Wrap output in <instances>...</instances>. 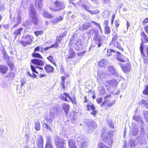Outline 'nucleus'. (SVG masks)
<instances>
[{
    "instance_id": "nucleus-1",
    "label": "nucleus",
    "mask_w": 148,
    "mask_h": 148,
    "mask_svg": "<svg viewBox=\"0 0 148 148\" xmlns=\"http://www.w3.org/2000/svg\"><path fill=\"white\" fill-rule=\"evenodd\" d=\"M76 37L77 35L74 34L72 38L70 40L69 45L70 46L72 45L73 43H75L74 47L75 49L77 51H80L82 49L83 47L80 39Z\"/></svg>"
},
{
    "instance_id": "nucleus-2",
    "label": "nucleus",
    "mask_w": 148,
    "mask_h": 148,
    "mask_svg": "<svg viewBox=\"0 0 148 148\" xmlns=\"http://www.w3.org/2000/svg\"><path fill=\"white\" fill-rule=\"evenodd\" d=\"M66 3L63 0H56L54 2V7H50V10L53 12L59 11L65 7Z\"/></svg>"
},
{
    "instance_id": "nucleus-3",
    "label": "nucleus",
    "mask_w": 148,
    "mask_h": 148,
    "mask_svg": "<svg viewBox=\"0 0 148 148\" xmlns=\"http://www.w3.org/2000/svg\"><path fill=\"white\" fill-rule=\"evenodd\" d=\"M112 38L110 43V45L113 46L118 48L123 51V48L121 47L120 43L118 41V36L117 34L114 32L112 34Z\"/></svg>"
},
{
    "instance_id": "nucleus-4",
    "label": "nucleus",
    "mask_w": 148,
    "mask_h": 148,
    "mask_svg": "<svg viewBox=\"0 0 148 148\" xmlns=\"http://www.w3.org/2000/svg\"><path fill=\"white\" fill-rule=\"evenodd\" d=\"M29 18L31 22L35 25H38V19L36 15L34 8H31L29 12Z\"/></svg>"
},
{
    "instance_id": "nucleus-5",
    "label": "nucleus",
    "mask_w": 148,
    "mask_h": 148,
    "mask_svg": "<svg viewBox=\"0 0 148 148\" xmlns=\"http://www.w3.org/2000/svg\"><path fill=\"white\" fill-rule=\"evenodd\" d=\"M146 143V140L143 139L140 137L138 136L137 137L135 141L132 140H130L129 142V146H130L131 148H134L135 146L139 147L138 145H140L143 144H144Z\"/></svg>"
},
{
    "instance_id": "nucleus-6",
    "label": "nucleus",
    "mask_w": 148,
    "mask_h": 148,
    "mask_svg": "<svg viewBox=\"0 0 148 148\" xmlns=\"http://www.w3.org/2000/svg\"><path fill=\"white\" fill-rule=\"evenodd\" d=\"M76 141L79 145L80 144L82 148H86L89 142V140L87 137L82 136L78 137Z\"/></svg>"
},
{
    "instance_id": "nucleus-7",
    "label": "nucleus",
    "mask_w": 148,
    "mask_h": 148,
    "mask_svg": "<svg viewBox=\"0 0 148 148\" xmlns=\"http://www.w3.org/2000/svg\"><path fill=\"white\" fill-rule=\"evenodd\" d=\"M22 38L25 40V41H20L21 44L23 47H25L27 45H30L33 41V39L34 38L33 36L29 34L23 36Z\"/></svg>"
},
{
    "instance_id": "nucleus-8",
    "label": "nucleus",
    "mask_w": 148,
    "mask_h": 148,
    "mask_svg": "<svg viewBox=\"0 0 148 148\" xmlns=\"http://www.w3.org/2000/svg\"><path fill=\"white\" fill-rule=\"evenodd\" d=\"M103 140L105 142L107 143L109 145H112V140L111 136L109 133L105 131L102 132L101 135Z\"/></svg>"
},
{
    "instance_id": "nucleus-9",
    "label": "nucleus",
    "mask_w": 148,
    "mask_h": 148,
    "mask_svg": "<svg viewBox=\"0 0 148 148\" xmlns=\"http://www.w3.org/2000/svg\"><path fill=\"white\" fill-rule=\"evenodd\" d=\"M55 144L57 148H66V141L62 138H56Z\"/></svg>"
},
{
    "instance_id": "nucleus-10",
    "label": "nucleus",
    "mask_w": 148,
    "mask_h": 148,
    "mask_svg": "<svg viewBox=\"0 0 148 148\" xmlns=\"http://www.w3.org/2000/svg\"><path fill=\"white\" fill-rule=\"evenodd\" d=\"M98 76L97 77V80L99 82L103 80V79H106L110 75H109V73H104L103 71H99L97 72Z\"/></svg>"
},
{
    "instance_id": "nucleus-11",
    "label": "nucleus",
    "mask_w": 148,
    "mask_h": 148,
    "mask_svg": "<svg viewBox=\"0 0 148 148\" xmlns=\"http://www.w3.org/2000/svg\"><path fill=\"white\" fill-rule=\"evenodd\" d=\"M43 137L41 135H40L38 138L36 142L37 147L38 148H43Z\"/></svg>"
},
{
    "instance_id": "nucleus-12",
    "label": "nucleus",
    "mask_w": 148,
    "mask_h": 148,
    "mask_svg": "<svg viewBox=\"0 0 148 148\" xmlns=\"http://www.w3.org/2000/svg\"><path fill=\"white\" fill-rule=\"evenodd\" d=\"M93 40L95 41V42L98 43L99 42H102V38L99 34V31H96L95 34H94Z\"/></svg>"
},
{
    "instance_id": "nucleus-13",
    "label": "nucleus",
    "mask_w": 148,
    "mask_h": 148,
    "mask_svg": "<svg viewBox=\"0 0 148 148\" xmlns=\"http://www.w3.org/2000/svg\"><path fill=\"white\" fill-rule=\"evenodd\" d=\"M31 62L34 64H36L40 66H43L44 65V63L41 60L37 59H32Z\"/></svg>"
},
{
    "instance_id": "nucleus-14",
    "label": "nucleus",
    "mask_w": 148,
    "mask_h": 148,
    "mask_svg": "<svg viewBox=\"0 0 148 148\" xmlns=\"http://www.w3.org/2000/svg\"><path fill=\"white\" fill-rule=\"evenodd\" d=\"M55 117L54 114L51 112H49L48 116H46L45 118V120L50 123H51Z\"/></svg>"
},
{
    "instance_id": "nucleus-15",
    "label": "nucleus",
    "mask_w": 148,
    "mask_h": 148,
    "mask_svg": "<svg viewBox=\"0 0 148 148\" xmlns=\"http://www.w3.org/2000/svg\"><path fill=\"white\" fill-rule=\"evenodd\" d=\"M122 71L124 72H127L130 71L131 69V64L130 63H127L123 66L121 65Z\"/></svg>"
},
{
    "instance_id": "nucleus-16",
    "label": "nucleus",
    "mask_w": 148,
    "mask_h": 148,
    "mask_svg": "<svg viewBox=\"0 0 148 148\" xmlns=\"http://www.w3.org/2000/svg\"><path fill=\"white\" fill-rule=\"evenodd\" d=\"M106 83L110 86H116L118 84V82L115 79H113L111 80H107Z\"/></svg>"
},
{
    "instance_id": "nucleus-17",
    "label": "nucleus",
    "mask_w": 148,
    "mask_h": 148,
    "mask_svg": "<svg viewBox=\"0 0 148 148\" xmlns=\"http://www.w3.org/2000/svg\"><path fill=\"white\" fill-rule=\"evenodd\" d=\"M63 18L64 16L63 15L59 16L52 18L51 20V21L53 23H56L63 20Z\"/></svg>"
},
{
    "instance_id": "nucleus-18",
    "label": "nucleus",
    "mask_w": 148,
    "mask_h": 148,
    "mask_svg": "<svg viewBox=\"0 0 148 148\" xmlns=\"http://www.w3.org/2000/svg\"><path fill=\"white\" fill-rule=\"evenodd\" d=\"M44 69L46 72L48 73L53 72L54 69L53 67L49 64L46 65L44 67Z\"/></svg>"
},
{
    "instance_id": "nucleus-19",
    "label": "nucleus",
    "mask_w": 148,
    "mask_h": 148,
    "mask_svg": "<svg viewBox=\"0 0 148 148\" xmlns=\"http://www.w3.org/2000/svg\"><path fill=\"white\" fill-rule=\"evenodd\" d=\"M90 26V24L88 22L84 23L79 27L81 31H83L84 30L87 29Z\"/></svg>"
},
{
    "instance_id": "nucleus-20",
    "label": "nucleus",
    "mask_w": 148,
    "mask_h": 148,
    "mask_svg": "<svg viewBox=\"0 0 148 148\" xmlns=\"http://www.w3.org/2000/svg\"><path fill=\"white\" fill-rule=\"evenodd\" d=\"M43 0H36L35 5L37 6L38 10L40 11L42 9Z\"/></svg>"
},
{
    "instance_id": "nucleus-21",
    "label": "nucleus",
    "mask_w": 148,
    "mask_h": 148,
    "mask_svg": "<svg viewBox=\"0 0 148 148\" xmlns=\"http://www.w3.org/2000/svg\"><path fill=\"white\" fill-rule=\"evenodd\" d=\"M138 133V130L137 127H134L130 131V134L134 136H136Z\"/></svg>"
},
{
    "instance_id": "nucleus-22",
    "label": "nucleus",
    "mask_w": 148,
    "mask_h": 148,
    "mask_svg": "<svg viewBox=\"0 0 148 148\" xmlns=\"http://www.w3.org/2000/svg\"><path fill=\"white\" fill-rule=\"evenodd\" d=\"M23 29L21 28H19L18 30H16L13 33V35L14 37V39H15L18 36H20L21 33Z\"/></svg>"
},
{
    "instance_id": "nucleus-23",
    "label": "nucleus",
    "mask_w": 148,
    "mask_h": 148,
    "mask_svg": "<svg viewBox=\"0 0 148 148\" xmlns=\"http://www.w3.org/2000/svg\"><path fill=\"white\" fill-rule=\"evenodd\" d=\"M108 73H109L110 75H116V73L115 70L112 66H110L108 68Z\"/></svg>"
},
{
    "instance_id": "nucleus-24",
    "label": "nucleus",
    "mask_w": 148,
    "mask_h": 148,
    "mask_svg": "<svg viewBox=\"0 0 148 148\" xmlns=\"http://www.w3.org/2000/svg\"><path fill=\"white\" fill-rule=\"evenodd\" d=\"M116 53H117V58L118 60L121 62H125V60L127 59L123 55H122L120 53H119L118 51L116 52Z\"/></svg>"
},
{
    "instance_id": "nucleus-25",
    "label": "nucleus",
    "mask_w": 148,
    "mask_h": 148,
    "mask_svg": "<svg viewBox=\"0 0 148 148\" xmlns=\"http://www.w3.org/2000/svg\"><path fill=\"white\" fill-rule=\"evenodd\" d=\"M42 15L45 17L48 18H51L53 17V15L50 14L47 11L43 10L42 12Z\"/></svg>"
},
{
    "instance_id": "nucleus-26",
    "label": "nucleus",
    "mask_w": 148,
    "mask_h": 148,
    "mask_svg": "<svg viewBox=\"0 0 148 148\" xmlns=\"http://www.w3.org/2000/svg\"><path fill=\"white\" fill-rule=\"evenodd\" d=\"M69 146L70 148H77L75 141L72 139H70L69 140Z\"/></svg>"
},
{
    "instance_id": "nucleus-27",
    "label": "nucleus",
    "mask_w": 148,
    "mask_h": 148,
    "mask_svg": "<svg viewBox=\"0 0 148 148\" xmlns=\"http://www.w3.org/2000/svg\"><path fill=\"white\" fill-rule=\"evenodd\" d=\"M107 63V62L106 60L102 59L98 62V65L100 67H105L106 66Z\"/></svg>"
},
{
    "instance_id": "nucleus-28",
    "label": "nucleus",
    "mask_w": 148,
    "mask_h": 148,
    "mask_svg": "<svg viewBox=\"0 0 148 148\" xmlns=\"http://www.w3.org/2000/svg\"><path fill=\"white\" fill-rule=\"evenodd\" d=\"M69 53L70 54L69 56L66 59L67 61L68 60L74 58L75 55V52L74 51L73 49L71 48L70 49Z\"/></svg>"
},
{
    "instance_id": "nucleus-29",
    "label": "nucleus",
    "mask_w": 148,
    "mask_h": 148,
    "mask_svg": "<svg viewBox=\"0 0 148 148\" xmlns=\"http://www.w3.org/2000/svg\"><path fill=\"white\" fill-rule=\"evenodd\" d=\"M62 107L65 113L66 114V115H67L69 111V106L67 104L64 103L62 105Z\"/></svg>"
},
{
    "instance_id": "nucleus-30",
    "label": "nucleus",
    "mask_w": 148,
    "mask_h": 148,
    "mask_svg": "<svg viewBox=\"0 0 148 148\" xmlns=\"http://www.w3.org/2000/svg\"><path fill=\"white\" fill-rule=\"evenodd\" d=\"M23 25L24 26V29H29L31 26V23L28 21L25 22L23 24Z\"/></svg>"
},
{
    "instance_id": "nucleus-31",
    "label": "nucleus",
    "mask_w": 148,
    "mask_h": 148,
    "mask_svg": "<svg viewBox=\"0 0 148 148\" xmlns=\"http://www.w3.org/2000/svg\"><path fill=\"white\" fill-rule=\"evenodd\" d=\"M69 96H69L68 93L66 92H65L63 94H61L60 96L59 97H60V98L63 100H64L65 101H67L68 102H69V101H68L66 97H67L69 98Z\"/></svg>"
},
{
    "instance_id": "nucleus-32",
    "label": "nucleus",
    "mask_w": 148,
    "mask_h": 148,
    "mask_svg": "<svg viewBox=\"0 0 148 148\" xmlns=\"http://www.w3.org/2000/svg\"><path fill=\"white\" fill-rule=\"evenodd\" d=\"M67 34L66 31L64 32L63 34H61L59 36L57 37L56 38V40L59 43H60L61 40H62V38L65 36Z\"/></svg>"
},
{
    "instance_id": "nucleus-33",
    "label": "nucleus",
    "mask_w": 148,
    "mask_h": 148,
    "mask_svg": "<svg viewBox=\"0 0 148 148\" xmlns=\"http://www.w3.org/2000/svg\"><path fill=\"white\" fill-rule=\"evenodd\" d=\"M8 68L7 66L3 65L0 66V72L2 74H5L7 71Z\"/></svg>"
},
{
    "instance_id": "nucleus-34",
    "label": "nucleus",
    "mask_w": 148,
    "mask_h": 148,
    "mask_svg": "<svg viewBox=\"0 0 148 148\" xmlns=\"http://www.w3.org/2000/svg\"><path fill=\"white\" fill-rule=\"evenodd\" d=\"M104 51H107V55L108 56H110L113 54V53H116V51L114 50L111 49H108L105 48L104 49Z\"/></svg>"
},
{
    "instance_id": "nucleus-35",
    "label": "nucleus",
    "mask_w": 148,
    "mask_h": 148,
    "mask_svg": "<svg viewBox=\"0 0 148 148\" xmlns=\"http://www.w3.org/2000/svg\"><path fill=\"white\" fill-rule=\"evenodd\" d=\"M21 17L19 14H18V17H16V22L15 24L13 26V27L15 28L17 27V25L19 24L21 22Z\"/></svg>"
},
{
    "instance_id": "nucleus-36",
    "label": "nucleus",
    "mask_w": 148,
    "mask_h": 148,
    "mask_svg": "<svg viewBox=\"0 0 148 148\" xmlns=\"http://www.w3.org/2000/svg\"><path fill=\"white\" fill-rule=\"evenodd\" d=\"M139 104L142 106L145 107L146 108L148 107V103L146 100L144 99L140 101Z\"/></svg>"
},
{
    "instance_id": "nucleus-37",
    "label": "nucleus",
    "mask_w": 148,
    "mask_h": 148,
    "mask_svg": "<svg viewBox=\"0 0 148 148\" xmlns=\"http://www.w3.org/2000/svg\"><path fill=\"white\" fill-rule=\"evenodd\" d=\"M35 128L36 130L38 131L40 130V125L39 121L38 120H37L35 122Z\"/></svg>"
},
{
    "instance_id": "nucleus-38",
    "label": "nucleus",
    "mask_w": 148,
    "mask_h": 148,
    "mask_svg": "<svg viewBox=\"0 0 148 148\" xmlns=\"http://www.w3.org/2000/svg\"><path fill=\"white\" fill-rule=\"evenodd\" d=\"M141 39L142 40H145L146 41L148 42V38L144 32H143L141 33Z\"/></svg>"
},
{
    "instance_id": "nucleus-39",
    "label": "nucleus",
    "mask_w": 148,
    "mask_h": 148,
    "mask_svg": "<svg viewBox=\"0 0 148 148\" xmlns=\"http://www.w3.org/2000/svg\"><path fill=\"white\" fill-rule=\"evenodd\" d=\"M52 140L51 138V135H49L46 137V144H52Z\"/></svg>"
},
{
    "instance_id": "nucleus-40",
    "label": "nucleus",
    "mask_w": 148,
    "mask_h": 148,
    "mask_svg": "<svg viewBox=\"0 0 148 148\" xmlns=\"http://www.w3.org/2000/svg\"><path fill=\"white\" fill-rule=\"evenodd\" d=\"M86 106L87 107V110L88 111H90V109L92 111L96 109L94 105L92 104H88Z\"/></svg>"
},
{
    "instance_id": "nucleus-41",
    "label": "nucleus",
    "mask_w": 148,
    "mask_h": 148,
    "mask_svg": "<svg viewBox=\"0 0 148 148\" xmlns=\"http://www.w3.org/2000/svg\"><path fill=\"white\" fill-rule=\"evenodd\" d=\"M111 95H106L104 98L105 101H104L102 104L101 106H103L105 104V102H107L109 101L110 99L111 98Z\"/></svg>"
},
{
    "instance_id": "nucleus-42",
    "label": "nucleus",
    "mask_w": 148,
    "mask_h": 148,
    "mask_svg": "<svg viewBox=\"0 0 148 148\" xmlns=\"http://www.w3.org/2000/svg\"><path fill=\"white\" fill-rule=\"evenodd\" d=\"M32 56L34 58H37L40 59L42 58V57L39 53L35 52L32 54Z\"/></svg>"
},
{
    "instance_id": "nucleus-43",
    "label": "nucleus",
    "mask_w": 148,
    "mask_h": 148,
    "mask_svg": "<svg viewBox=\"0 0 148 148\" xmlns=\"http://www.w3.org/2000/svg\"><path fill=\"white\" fill-rule=\"evenodd\" d=\"M105 33L106 34L108 35L110 32V29L108 26H105Z\"/></svg>"
},
{
    "instance_id": "nucleus-44",
    "label": "nucleus",
    "mask_w": 148,
    "mask_h": 148,
    "mask_svg": "<svg viewBox=\"0 0 148 148\" xmlns=\"http://www.w3.org/2000/svg\"><path fill=\"white\" fill-rule=\"evenodd\" d=\"M47 58L51 62L54 64V65H56V63L54 61L53 57L52 56H49V57H47Z\"/></svg>"
},
{
    "instance_id": "nucleus-45",
    "label": "nucleus",
    "mask_w": 148,
    "mask_h": 148,
    "mask_svg": "<svg viewBox=\"0 0 148 148\" xmlns=\"http://www.w3.org/2000/svg\"><path fill=\"white\" fill-rule=\"evenodd\" d=\"M98 148H110L104 145L103 143H100L98 144Z\"/></svg>"
},
{
    "instance_id": "nucleus-46",
    "label": "nucleus",
    "mask_w": 148,
    "mask_h": 148,
    "mask_svg": "<svg viewBox=\"0 0 148 148\" xmlns=\"http://www.w3.org/2000/svg\"><path fill=\"white\" fill-rule=\"evenodd\" d=\"M96 31H98V30H96L94 28H92L91 29L89 30H88L87 33L88 34H90L92 33H93V32L94 33V34H95V32H96Z\"/></svg>"
},
{
    "instance_id": "nucleus-47",
    "label": "nucleus",
    "mask_w": 148,
    "mask_h": 148,
    "mask_svg": "<svg viewBox=\"0 0 148 148\" xmlns=\"http://www.w3.org/2000/svg\"><path fill=\"white\" fill-rule=\"evenodd\" d=\"M44 126L46 128L47 130L51 132L52 131V129L47 124L45 123L44 124Z\"/></svg>"
},
{
    "instance_id": "nucleus-48",
    "label": "nucleus",
    "mask_w": 148,
    "mask_h": 148,
    "mask_svg": "<svg viewBox=\"0 0 148 148\" xmlns=\"http://www.w3.org/2000/svg\"><path fill=\"white\" fill-rule=\"evenodd\" d=\"M1 86L3 88H5L8 86V84L6 82L3 81L1 84Z\"/></svg>"
},
{
    "instance_id": "nucleus-49",
    "label": "nucleus",
    "mask_w": 148,
    "mask_h": 148,
    "mask_svg": "<svg viewBox=\"0 0 148 148\" xmlns=\"http://www.w3.org/2000/svg\"><path fill=\"white\" fill-rule=\"evenodd\" d=\"M134 119L136 121H140L141 120V117L140 116L134 115Z\"/></svg>"
},
{
    "instance_id": "nucleus-50",
    "label": "nucleus",
    "mask_w": 148,
    "mask_h": 148,
    "mask_svg": "<svg viewBox=\"0 0 148 148\" xmlns=\"http://www.w3.org/2000/svg\"><path fill=\"white\" fill-rule=\"evenodd\" d=\"M82 8L84 9L85 10L90 12V8L88 6L86 5H85L83 4L82 5Z\"/></svg>"
},
{
    "instance_id": "nucleus-51",
    "label": "nucleus",
    "mask_w": 148,
    "mask_h": 148,
    "mask_svg": "<svg viewBox=\"0 0 148 148\" xmlns=\"http://www.w3.org/2000/svg\"><path fill=\"white\" fill-rule=\"evenodd\" d=\"M4 8V6L3 3L0 0V13L2 12Z\"/></svg>"
},
{
    "instance_id": "nucleus-52",
    "label": "nucleus",
    "mask_w": 148,
    "mask_h": 148,
    "mask_svg": "<svg viewBox=\"0 0 148 148\" xmlns=\"http://www.w3.org/2000/svg\"><path fill=\"white\" fill-rule=\"evenodd\" d=\"M69 98L70 99V100L71 101V102L73 104H77L76 101V100L75 97H73V98H71L70 97V96L69 97Z\"/></svg>"
},
{
    "instance_id": "nucleus-53",
    "label": "nucleus",
    "mask_w": 148,
    "mask_h": 148,
    "mask_svg": "<svg viewBox=\"0 0 148 148\" xmlns=\"http://www.w3.org/2000/svg\"><path fill=\"white\" fill-rule=\"evenodd\" d=\"M144 115L145 119L147 122L148 123V112L147 111H145L144 112Z\"/></svg>"
},
{
    "instance_id": "nucleus-54",
    "label": "nucleus",
    "mask_w": 148,
    "mask_h": 148,
    "mask_svg": "<svg viewBox=\"0 0 148 148\" xmlns=\"http://www.w3.org/2000/svg\"><path fill=\"white\" fill-rule=\"evenodd\" d=\"M106 93V90L104 88L102 87L100 90L99 94L100 95H103Z\"/></svg>"
},
{
    "instance_id": "nucleus-55",
    "label": "nucleus",
    "mask_w": 148,
    "mask_h": 148,
    "mask_svg": "<svg viewBox=\"0 0 148 148\" xmlns=\"http://www.w3.org/2000/svg\"><path fill=\"white\" fill-rule=\"evenodd\" d=\"M143 93L146 95H148V85L145 86V90L143 91Z\"/></svg>"
},
{
    "instance_id": "nucleus-56",
    "label": "nucleus",
    "mask_w": 148,
    "mask_h": 148,
    "mask_svg": "<svg viewBox=\"0 0 148 148\" xmlns=\"http://www.w3.org/2000/svg\"><path fill=\"white\" fill-rule=\"evenodd\" d=\"M3 58L7 61H8L10 59L9 57L7 55L6 53L4 54Z\"/></svg>"
},
{
    "instance_id": "nucleus-57",
    "label": "nucleus",
    "mask_w": 148,
    "mask_h": 148,
    "mask_svg": "<svg viewBox=\"0 0 148 148\" xmlns=\"http://www.w3.org/2000/svg\"><path fill=\"white\" fill-rule=\"evenodd\" d=\"M89 12L92 14H96L99 12V11L97 10L93 11L90 10Z\"/></svg>"
},
{
    "instance_id": "nucleus-58",
    "label": "nucleus",
    "mask_w": 148,
    "mask_h": 148,
    "mask_svg": "<svg viewBox=\"0 0 148 148\" xmlns=\"http://www.w3.org/2000/svg\"><path fill=\"white\" fill-rule=\"evenodd\" d=\"M8 76L9 77H13L15 76V73L14 72H10L8 73Z\"/></svg>"
},
{
    "instance_id": "nucleus-59",
    "label": "nucleus",
    "mask_w": 148,
    "mask_h": 148,
    "mask_svg": "<svg viewBox=\"0 0 148 148\" xmlns=\"http://www.w3.org/2000/svg\"><path fill=\"white\" fill-rule=\"evenodd\" d=\"M34 34L37 37L39 35H41L43 33V32L41 31L35 32Z\"/></svg>"
},
{
    "instance_id": "nucleus-60",
    "label": "nucleus",
    "mask_w": 148,
    "mask_h": 148,
    "mask_svg": "<svg viewBox=\"0 0 148 148\" xmlns=\"http://www.w3.org/2000/svg\"><path fill=\"white\" fill-rule=\"evenodd\" d=\"M108 126L110 127H111V128H113L114 125L113 122L112 121H110L108 123Z\"/></svg>"
},
{
    "instance_id": "nucleus-61",
    "label": "nucleus",
    "mask_w": 148,
    "mask_h": 148,
    "mask_svg": "<svg viewBox=\"0 0 148 148\" xmlns=\"http://www.w3.org/2000/svg\"><path fill=\"white\" fill-rule=\"evenodd\" d=\"M30 66L31 69L32 71H33V73L35 72L36 73H38L36 71V68L34 66L32 65H31Z\"/></svg>"
},
{
    "instance_id": "nucleus-62",
    "label": "nucleus",
    "mask_w": 148,
    "mask_h": 148,
    "mask_svg": "<svg viewBox=\"0 0 148 148\" xmlns=\"http://www.w3.org/2000/svg\"><path fill=\"white\" fill-rule=\"evenodd\" d=\"M58 42H56V43L53 45H52L51 46V48H53V47H55V48H57V47H58Z\"/></svg>"
},
{
    "instance_id": "nucleus-63",
    "label": "nucleus",
    "mask_w": 148,
    "mask_h": 148,
    "mask_svg": "<svg viewBox=\"0 0 148 148\" xmlns=\"http://www.w3.org/2000/svg\"><path fill=\"white\" fill-rule=\"evenodd\" d=\"M97 113V111L95 109V110H92V111L90 113V114L95 116Z\"/></svg>"
},
{
    "instance_id": "nucleus-64",
    "label": "nucleus",
    "mask_w": 148,
    "mask_h": 148,
    "mask_svg": "<svg viewBox=\"0 0 148 148\" xmlns=\"http://www.w3.org/2000/svg\"><path fill=\"white\" fill-rule=\"evenodd\" d=\"M115 101H112V102L109 103L107 104V105L108 106V107H110L111 106L114 105L115 104Z\"/></svg>"
}]
</instances>
